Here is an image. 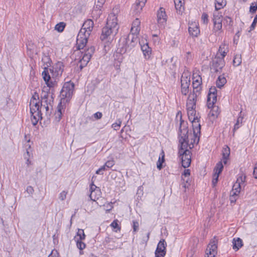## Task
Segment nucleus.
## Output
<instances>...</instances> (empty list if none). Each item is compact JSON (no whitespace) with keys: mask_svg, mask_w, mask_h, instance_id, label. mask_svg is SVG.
<instances>
[{"mask_svg":"<svg viewBox=\"0 0 257 257\" xmlns=\"http://www.w3.org/2000/svg\"><path fill=\"white\" fill-rule=\"evenodd\" d=\"M37 115H32L31 121L32 123L34 126H35L38 122L39 118L37 117Z\"/></svg>","mask_w":257,"mask_h":257,"instance_id":"obj_53","label":"nucleus"},{"mask_svg":"<svg viewBox=\"0 0 257 257\" xmlns=\"http://www.w3.org/2000/svg\"><path fill=\"white\" fill-rule=\"evenodd\" d=\"M238 194H236L234 192H230V195L229 199H230V201L231 203H234V202H235V201L236 200V199H237V196H238Z\"/></svg>","mask_w":257,"mask_h":257,"instance_id":"obj_48","label":"nucleus"},{"mask_svg":"<svg viewBox=\"0 0 257 257\" xmlns=\"http://www.w3.org/2000/svg\"><path fill=\"white\" fill-rule=\"evenodd\" d=\"M133 231L136 232L139 230V224L138 221H137L136 220H133Z\"/></svg>","mask_w":257,"mask_h":257,"instance_id":"obj_50","label":"nucleus"},{"mask_svg":"<svg viewBox=\"0 0 257 257\" xmlns=\"http://www.w3.org/2000/svg\"><path fill=\"white\" fill-rule=\"evenodd\" d=\"M77 236H78V238H77L76 240H84L86 236L84 233L83 229H78V231L77 232Z\"/></svg>","mask_w":257,"mask_h":257,"instance_id":"obj_37","label":"nucleus"},{"mask_svg":"<svg viewBox=\"0 0 257 257\" xmlns=\"http://www.w3.org/2000/svg\"><path fill=\"white\" fill-rule=\"evenodd\" d=\"M243 117L241 116H239L237 119L236 122L234 124V128H239L241 126V124L242 122Z\"/></svg>","mask_w":257,"mask_h":257,"instance_id":"obj_47","label":"nucleus"},{"mask_svg":"<svg viewBox=\"0 0 257 257\" xmlns=\"http://www.w3.org/2000/svg\"><path fill=\"white\" fill-rule=\"evenodd\" d=\"M202 83H197L193 81V91L192 94H195L197 96V93H199L200 90H201L200 86Z\"/></svg>","mask_w":257,"mask_h":257,"instance_id":"obj_32","label":"nucleus"},{"mask_svg":"<svg viewBox=\"0 0 257 257\" xmlns=\"http://www.w3.org/2000/svg\"><path fill=\"white\" fill-rule=\"evenodd\" d=\"M64 66L61 62L56 63L52 69H50L51 76L49 73L48 68L45 67L42 75L46 85L50 87H54L56 84V79L60 76L63 71Z\"/></svg>","mask_w":257,"mask_h":257,"instance_id":"obj_3","label":"nucleus"},{"mask_svg":"<svg viewBox=\"0 0 257 257\" xmlns=\"http://www.w3.org/2000/svg\"><path fill=\"white\" fill-rule=\"evenodd\" d=\"M167 243L164 239H162L159 242L157 248L166 249Z\"/></svg>","mask_w":257,"mask_h":257,"instance_id":"obj_43","label":"nucleus"},{"mask_svg":"<svg viewBox=\"0 0 257 257\" xmlns=\"http://www.w3.org/2000/svg\"><path fill=\"white\" fill-rule=\"evenodd\" d=\"M26 191L29 194H32L34 191L33 188L31 186L27 187Z\"/></svg>","mask_w":257,"mask_h":257,"instance_id":"obj_61","label":"nucleus"},{"mask_svg":"<svg viewBox=\"0 0 257 257\" xmlns=\"http://www.w3.org/2000/svg\"><path fill=\"white\" fill-rule=\"evenodd\" d=\"M41 100H42V102H47L49 104L50 106H52V103L53 102V97L51 96L50 98L44 99V98H41Z\"/></svg>","mask_w":257,"mask_h":257,"instance_id":"obj_54","label":"nucleus"},{"mask_svg":"<svg viewBox=\"0 0 257 257\" xmlns=\"http://www.w3.org/2000/svg\"><path fill=\"white\" fill-rule=\"evenodd\" d=\"M192 79L193 82L202 83V77L197 72L193 73Z\"/></svg>","mask_w":257,"mask_h":257,"instance_id":"obj_35","label":"nucleus"},{"mask_svg":"<svg viewBox=\"0 0 257 257\" xmlns=\"http://www.w3.org/2000/svg\"><path fill=\"white\" fill-rule=\"evenodd\" d=\"M225 65L224 60L222 57L216 55L213 60L211 69L215 72H219Z\"/></svg>","mask_w":257,"mask_h":257,"instance_id":"obj_9","label":"nucleus"},{"mask_svg":"<svg viewBox=\"0 0 257 257\" xmlns=\"http://www.w3.org/2000/svg\"><path fill=\"white\" fill-rule=\"evenodd\" d=\"M232 244L233 248L236 251L238 250L243 245L242 241L239 238H237L236 239L234 238Z\"/></svg>","mask_w":257,"mask_h":257,"instance_id":"obj_25","label":"nucleus"},{"mask_svg":"<svg viewBox=\"0 0 257 257\" xmlns=\"http://www.w3.org/2000/svg\"><path fill=\"white\" fill-rule=\"evenodd\" d=\"M140 24L141 22L139 19H136L133 22L131 32L133 34H139L140 31Z\"/></svg>","mask_w":257,"mask_h":257,"instance_id":"obj_19","label":"nucleus"},{"mask_svg":"<svg viewBox=\"0 0 257 257\" xmlns=\"http://www.w3.org/2000/svg\"><path fill=\"white\" fill-rule=\"evenodd\" d=\"M174 4L176 9L181 11L182 7H183L184 0H174Z\"/></svg>","mask_w":257,"mask_h":257,"instance_id":"obj_39","label":"nucleus"},{"mask_svg":"<svg viewBox=\"0 0 257 257\" xmlns=\"http://www.w3.org/2000/svg\"><path fill=\"white\" fill-rule=\"evenodd\" d=\"M228 52V45L225 43H223L221 44V45L219 46L218 51L216 55H218L220 57H222L224 59V57L225 56Z\"/></svg>","mask_w":257,"mask_h":257,"instance_id":"obj_18","label":"nucleus"},{"mask_svg":"<svg viewBox=\"0 0 257 257\" xmlns=\"http://www.w3.org/2000/svg\"><path fill=\"white\" fill-rule=\"evenodd\" d=\"M62 110L60 108V106H58V111L55 113V120L56 121H59L60 119H61V116H62Z\"/></svg>","mask_w":257,"mask_h":257,"instance_id":"obj_44","label":"nucleus"},{"mask_svg":"<svg viewBox=\"0 0 257 257\" xmlns=\"http://www.w3.org/2000/svg\"><path fill=\"white\" fill-rule=\"evenodd\" d=\"M95 48L93 46H91L87 49L83 54L82 58L80 61L83 62V65H86L90 61L92 55L94 53Z\"/></svg>","mask_w":257,"mask_h":257,"instance_id":"obj_14","label":"nucleus"},{"mask_svg":"<svg viewBox=\"0 0 257 257\" xmlns=\"http://www.w3.org/2000/svg\"><path fill=\"white\" fill-rule=\"evenodd\" d=\"M65 27V24L64 22H60L57 24L55 27L56 30L59 32H62Z\"/></svg>","mask_w":257,"mask_h":257,"instance_id":"obj_41","label":"nucleus"},{"mask_svg":"<svg viewBox=\"0 0 257 257\" xmlns=\"http://www.w3.org/2000/svg\"><path fill=\"white\" fill-rule=\"evenodd\" d=\"M161 155H162V156L159 157L158 161L157 163V168L160 170L162 169V168H163L162 164L165 161V159H164L165 154H164V153L163 151L162 152Z\"/></svg>","mask_w":257,"mask_h":257,"instance_id":"obj_28","label":"nucleus"},{"mask_svg":"<svg viewBox=\"0 0 257 257\" xmlns=\"http://www.w3.org/2000/svg\"><path fill=\"white\" fill-rule=\"evenodd\" d=\"M214 27L213 29V31L214 32H217L222 29V22L220 21L219 20H217V21H213Z\"/></svg>","mask_w":257,"mask_h":257,"instance_id":"obj_27","label":"nucleus"},{"mask_svg":"<svg viewBox=\"0 0 257 257\" xmlns=\"http://www.w3.org/2000/svg\"><path fill=\"white\" fill-rule=\"evenodd\" d=\"M217 20H219L220 21L222 22V16L218 11L215 10V12L213 13V21H215L216 20L217 21Z\"/></svg>","mask_w":257,"mask_h":257,"instance_id":"obj_42","label":"nucleus"},{"mask_svg":"<svg viewBox=\"0 0 257 257\" xmlns=\"http://www.w3.org/2000/svg\"><path fill=\"white\" fill-rule=\"evenodd\" d=\"M144 7H142V6H141V4L136 2V4L133 6V10L135 14H137L142 12Z\"/></svg>","mask_w":257,"mask_h":257,"instance_id":"obj_38","label":"nucleus"},{"mask_svg":"<svg viewBox=\"0 0 257 257\" xmlns=\"http://www.w3.org/2000/svg\"><path fill=\"white\" fill-rule=\"evenodd\" d=\"M67 194V192L65 191H63L62 192H61L59 196V198L62 200H64L66 198V195Z\"/></svg>","mask_w":257,"mask_h":257,"instance_id":"obj_52","label":"nucleus"},{"mask_svg":"<svg viewBox=\"0 0 257 257\" xmlns=\"http://www.w3.org/2000/svg\"><path fill=\"white\" fill-rule=\"evenodd\" d=\"M226 83V78L221 75L218 76L216 83L217 87L221 88Z\"/></svg>","mask_w":257,"mask_h":257,"instance_id":"obj_26","label":"nucleus"},{"mask_svg":"<svg viewBox=\"0 0 257 257\" xmlns=\"http://www.w3.org/2000/svg\"><path fill=\"white\" fill-rule=\"evenodd\" d=\"M49 106L50 105L44 106H40V111H41V115L42 114V112H45L46 115L51 113Z\"/></svg>","mask_w":257,"mask_h":257,"instance_id":"obj_40","label":"nucleus"},{"mask_svg":"<svg viewBox=\"0 0 257 257\" xmlns=\"http://www.w3.org/2000/svg\"><path fill=\"white\" fill-rule=\"evenodd\" d=\"M89 191L90 192L89 197L91 200L96 201L101 197V192L100 189L95 186L93 182L90 185Z\"/></svg>","mask_w":257,"mask_h":257,"instance_id":"obj_8","label":"nucleus"},{"mask_svg":"<svg viewBox=\"0 0 257 257\" xmlns=\"http://www.w3.org/2000/svg\"><path fill=\"white\" fill-rule=\"evenodd\" d=\"M217 94H208L207 97V106L208 108H211L216 102Z\"/></svg>","mask_w":257,"mask_h":257,"instance_id":"obj_20","label":"nucleus"},{"mask_svg":"<svg viewBox=\"0 0 257 257\" xmlns=\"http://www.w3.org/2000/svg\"><path fill=\"white\" fill-rule=\"evenodd\" d=\"M25 140L27 142V143H30L31 142L30 135L28 134H26L25 133Z\"/></svg>","mask_w":257,"mask_h":257,"instance_id":"obj_63","label":"nucleus"},{"mask_svg":"<svg viewBox=\"0 0 257 257\" xmlns=\"http://www.w3.org/2000/svg\"><path fill=\"white\" fill-rule=\"evenodd\" d=\"M83 30H80L77 37V46L79 50L83 49L87 43L88 39L89 36H86V34H83Z\"/></svg>","mask_w":257,"mask_h":257,"instance_id":"obj_7","label":"nucleus"},{"mask_svg":"<svg viewBox=\"0 0 257 257\" xmlns=\"http://www.w3.org/2000/svg\"><path fill=\"white\" fill-rule=\"evenodd\" d=\"M215 10L218 11L226 5V2L224 0H215Z\"/></svg>","mask_w":257,"mask_h":257,"instance_id":"obj_29","label":"nucleus"},{"mask_svg":"<svg viewBox=\"0 0 257 257\" xmlns=\"http://www.w3.org/2000/svg\"><path fill=\"white\" fill-rule=\"evenodd\" d=\"M59 254L57 250H52L48 257H58Z\"/></svg>","mask_w":257,"mask_h":257,"instance_id":"obj_60","label":"nucleus"},{"mask_svg":"<svg viewBox=\"0 0 257 257\" xmlns=\"http://www.w3.org/2000/svg\"><path fill=\"white\" fill-rule=\"evenodd\" d=\"M189 86L181 84V93L183 95H186L189 91Z\"/></svg>","mask_w":257,"mask_h":257,"instance_id":"obj_45","label":"nucleus"},{"mask_svg":"<svg viewBox=\"0 0 257 257\" xmlns=\"http://www.w3.org/2000/svg\"><path fill=\"white\" fill-rule=\"evenodd\" d=\"M166 253V249L157 248L155 251V257H164Z\"/></svg>","mask_w":257,"mask_h":257,"instance_id":"obj_31","label":"nucleus"},{"mask_svg":"<svg viewBox=\"0 0 257 257\" xmlns=\"http://www.w3.org/2000/svg\"><path fill=\"white\" fill-rule=\"evenodd\" d=\"M229 155L230 148L228 146H225L222 150V160L224 164L227 163V161Z\"/></svg>","mask_w":257,"mask_h":257,"instance_id":"obj_22","label":"nucleus"},{"mask_svg":"<svg viewBox=\"0 0 257 257\" xmlns=\"http://www.w3.org/2000/svg\"><path fill=\"white\" fill-rule=\"evenodd\" d=\"M256 23H257V15L254 17L253 21L250 26V31L253 30L254 29V28L256 26Z\"/></svg>","mask_w":257,"mask_h":257,"instance_id":"obj_57","label":"nucleus"},{"mask_svg":"<svg viewBox=\"0 0 257 257\" xmlns=\"http://www.w3.org/2000/svg\"><path fill=\"white\" fill-rule=\"evenodd\" d=\"M190 121L192 123V128H201V125L200 123L199 122V119L197 116H196V117H193V119Z\"/></svg>","mask_w":257,"mask_h":257,"instance_id":"obj_30","label":"nucleus"},{"mask_svg":"<svg viewBox=\"0 0 257 257\" xmlns=\"http://www.w3.org/2000/svg\"><path fill=\"white\" fill-rule=\"evenodd\" d=\"M121 124V121L120 119H117L115 122L112 124V127H120Z\"/></svg>","mask_w":257,"mask_h":257,"instance_id":"obj_58","label":"nucleus"},{"mask_svg":"<svg viewBox=\"0 0 257 257\" xmlns=\"http://www.w3.org/2000/svg\"><path fill=\"white\" fill-rule=\"evenodd\" d=\"M217 90L215 87H212L210 88L208 94H216Z\"/></svg>","mask_w":257,"mask_h":257,"instance_id":"obj_62","label":"nucleus"},{"mask_svg":"<svg viewBox=\"0 0 257 257\" xmlns=\"http://www.w3.org/2000/svg\"><path fill=\"white\" fill-rule=\"evenodd\" d=\"M94 117L95 118L97 119H100L102 117V114L100 112H97L95 113H94Z\"/></svg>","mask_w":257,"mask_h":257,"instance_id":"obj_64","label":"nucleus"},{"mask_svg":"<svg viewBox=\"0 0 257 257\" xmlns=\"http://www.w3.org/2000/svg\"><path fill=\"white\" fill-rule=\"evenodd\" d=\"M94 26L93 22L90 20H87L84 22L83 24L82 27L80 29V30H83V34H86V36H90L91 31L93 30Z\"/></svg>","mask_w":257,"mask_h":257,"instance_id":"obj_13","label":"nucleus"},{"mask_svg":"<svg viewBox=\"0 0 257 257\" xmlns=\"http://www.w3.org/2000/svg\"><path fill=\"white\" fill-rule=\"evenodd\" d=\"M117 221H118L117 220H115L113 221L110 224V226L112 228H113L114 229H117L116 230H115V232H117L118 230H120V227H119Z\"/></svg>","mask_w":257,"mask_h":257,"instance_id":"obj_49","label":"nucleus"},{"mask_svg":"<svg viewBox=\"0 0 257 257\" xmlns=\"http://www.w3.org/2000/svg\"><path fill=\"white\" fill-rule=\"evenodd\" d=\"M223 168V166L221 162L217 163L214 169V174H217L219 175L222 171Z\"/></svg>","mask_w":257,"mask_h":257,"instance_id":"obj_33","label":"nucleus"},{"mask_svg":"<svg viewBox=\"0 0 257 257\" xmlns=\"http://www.w3.org/2000/svg\"><path fill=\"white\" fill-rule=\"evenodd\" d=\"M114 165V161L113 160H108L105 163L107 168H111Z\"/></svg>","mask_w":257,"mask_h":257,"instance_id":"obj_51","label":"nucleus"},{"mask_svg":"<svg viewBox=\"0 0 257 257\" xmlns=\"http://www.w3.org/2000/svg\"><path fill=\"white\" fill-rule=\"evenodd\" d=\"M208 16L207 14L203 13L202 14V17H201V19L204 24H206L208 23Z\"/></svg>","mask_w":257,"mask_h":257,"instance_id":"obj_55","label":"nucleus"},{"mask_svg":"<svg viewBox=\"0 0 257 257\" xmlns=\"http://www.w3.org/2000/svg\"><path fill=\"white\" fill-rule=\"evenodd\" d=\"M167 16L165 10L160 8L157 14V20L158 24L161 26H164L167 21Z\"/></svg>","mask_w":257,"mask_h":257,"instance_id":"obj_16","label":"nucleus"},{"mask_svg":"<svg viewBox=\"0 0 257 257\" xmlns=\"http://www.w3.org/2000/svg\"><path fill=\"white\" fill-rule=\"evenodd\" d=\"M197 95L195 94H190L186 103L187 113L190 120L195 116V107Z\"/></svg>","mask_w":257,"mask_h":257,"instance_id":"obj_4","label":"nucleus"},{"mask_svg":"<svg viewBox=\"0 0 257 257\" xmlns=\"http://www.w3.org/2000/svg\"><path fill=\"white\" fill-rule=\"evenodd\" d=\"M253 4H252V5L250 6L249 11L251 13H254L257 10V5L253 6Z\"/></svg>","mask_w":257,"mask_h":257,"instance_id":"obj_59","label":"nucleus"},{"mask_svg":"<svg viewBox=\"0 0 257 257\" xmlns=\"http://www.w3.org/2000/svg\"><path fill=\"white\" fill-rule=\"evenodd\" d=\"M127 50V48L122 46L120 48H118L114 54V62L121 63L123 60V54H124Z\"/></svg>","mask_w":257,"mask_h":257,"instance_id":"obj_15","label":"nucleus"},{"mask_svg":"<svg viewBox=\"0 0 257 257\" xmlns=\"http://www.w3.org/2000/svg\"><path fill=\"white\" fill-rule=\"evenodd\" d=\"M119 26L117 19L114 13H110L107 20L106 26L102 29L100 39L102 41L111 40L118 32Z\"/></svg>","mask_w":257,"mask_h":257,"instance_id":"obj_2","label":"nucleus"},{"mask_svg":"<svg viewBox=\"0 0 257 257\" xmlns=\"http://www.w3.org/2000/svg\"><path fill=\"white\" fill-rule=\"evenodd\" d=\"M144 56L146 59H149L151 55V49L147 44L141 46Z\"/></svg>","mask_w":257,"mask_h":257,"instance_id":"obj_21","label":"nucleus"},{"mask_svg":"<svg viewBox=\"0 0 257 257\" xmlns=\"http://www.w3.org/2000/svg\"><path fill=\"white\" fill-rule=\"evenodd\" d=\"M241 63V55L240 54H236L234 56L233 60V65L235 66H239Z\"/></svg>","mask_w":257,"mask_h":257,"instance_id":"obj_34","label":"nucleus"},{"mask_svg":"<svg viewBox=\"0 0 257 257\" xmlns=\"http://www.w3.org/2000/svg\"><path fill=\"white\" fill-rule=\"evenodd\" d=\"M179 155L181 160L182 166L186 168L190 166L191 162V152L188 149L194 147V144H198L201 130H179Z\"/></svg>","mask_w":257,"mask_h":257,"instance_id":"obj_1","label":"nucleus"},{"mask_svg":"<svg viewBox=\"0 0 257 257\" xmlns=\"http://www.w3.org/2000/svg\"><path fill=\"white\" fill-rule=\"evenodd\" d=\"M246 176L245 175H241L239 176L236 182L234 184L232 189L231 192H234L237 194H239L240 192L241 188L242 186H244V182L245 181Z\"/></svg>","mask_w":257,"mask_h":257,"instance_id":"obj_10","label":"nucleus"},{"mask_svg":"<svg viewBox=\"0 0 257 257\" xmlns=\"http://www.w3.org/2000/svg\"><path fill=\"white\" fill-rule=\"evenodd\" d=\"M77 247L80 250H82L86 247L85 243L82 242V240H76Z\"/></svg>","mask_w":257,"mask_h":257,"instance_id":"obj_46","label":"nucleus"},{"mask_svg":"<svg viewBox=\"0 0 257 257\" xmlns=\"http://www.w3.org/2000/svg\"><path fill=\"white\" fill-rule=\"evenodd\" d=\"M218 239L214 236L211 240L206 249L205 257H215L217 253Z\"/></svg>","mask_w":257,"mask_h":257,"instance_id":"obj_6","label":"nucleus"},{"mask_svg":"<svg viewBox=\"0 0 257 257\" xmlns=\"http://www.w3.org/2000/svg\"><path fill=\"white\" fill-rule=\"evenodd\" d=\"M219 175L217 174H214L213 178L212 181V185L213 186H215L217 184L218 180Z\"/></svg>","mask_w":257,"mask_h":257,"instance_id":"obj_56","label":"nucleus"},{"mask_svg":"<svg viewBox=\"0 0 257 257\" xmlns=\"http://www.w3.org/2000/svg\"><path fill=\"white\" fill-rule=\"evenodd\" d=\"M178 118H179V120H180L179 127L180 128L182 126H184L183 125L186 122L182 119V113L180 111L178 112L177 114H176V121H177L176 127H178Z\"/></svg>","mask_w":257,"mask_h":257,"instance_id":"obj_36","label":"nucleus"},{"mask_svg":"<svg viewBox=\"0 0 257 257\" xmlns=\"http://www.w3.org/2000/svg\"><path fill=\"white\" fill-rule=\"evenodd\" d=\"M30 107L32 115H37V117H40V114H41L40 106L39 103L37 102L35 96H33L31 99Z\"/></svg>","mask_w":257,"mask_h":257,"instance_id":"obj_11","label":"nucleus"},{"mask_svg":"<svg viewBox=\"0 0 257 257\" xmlns=\"http://www.w3.org/2000/svg\"><path fill=\"white\" fill-rule=\"evenodd\" d=\"M138 34L131 33L128 35L127 38L125 40V46L124 47H127V48H132L134 47L138 43Z\"/></svg>","mask_w":257,"mask_h":257,"instance_id":"obj_12","label":"nucleus"},{"mask_svg":"<svg viewBox=\"0 0 257 257\" xmlns=\"http://www.w3.org/2000/svg\"><path fill=\"white\" fill-rule=\"evenodd\" d=\"M51 88L47 85L44 86L41 93V98H44V99L50 98L51 96H52V95L50 93V89Z\"/></svg>","mask_w":257,"mask_h":257,"instance_id":"obj_23","label":"nucleus"},{"mask_svg":"<svg viewBox=\"0 0 257 257\" xmlns=\"http://www.w3.org/2000/svg\"><path fill=\"white\" fill-rule=\"evenodd\" d=\"M74 88V84L70 82L64 83L60 92L61 100L67 102L71 98Z\"/></svg>","mask_w":257,"mask_h":257,"instance_id":"obj_5","label":"nucleus"},{"mask_svg":"<svg viewBox=\"0 0 257 257\" xmlns=\"http://www.w3.org/2000/svg\"><path fill=\"white\" fill-rule=\"evenodd\" d=\"M181 82L182 85H190V77L187 73H184L181 77Z\"/></svg>","mask_w":257,"mask_h":257,"instance_id":"obj_24","label":"nucleus"},{"mask_svg":"<svg viewBox=\"0 0 257 257\" xmlns=\"http://www.w3.org/2000/svg\"><path fill=\"white\" fill-rule=\"evenodd\" d=\"M188 31L191 35L197 37L200 33L198 25L196 22H192L189 24Z\"/></svg>","mask_w":257,"mask_h":257,"instance_id":"obj_17","label":"nucleus"}]
</instances>
